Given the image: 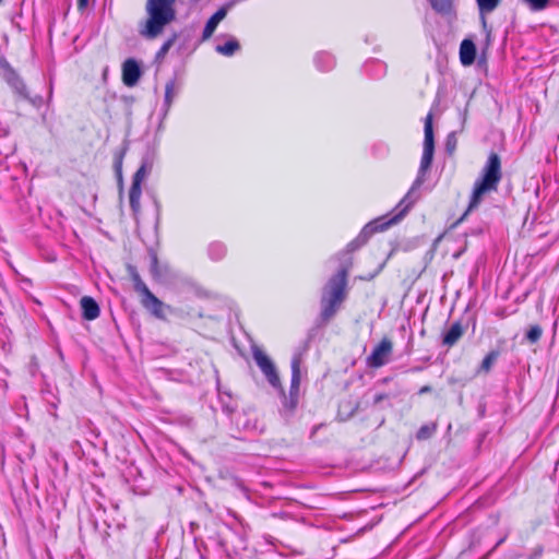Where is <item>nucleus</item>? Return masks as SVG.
Instances as JSON below:
<instances>
[{
	"label": "nucleus",
	"mask_w": 559,
	"mask_h": 559,
	"mask_svg": "<svg viewBox=\"0 0 559 559\" xmlns=\"http://www.w3.org/2000/svg\"><path fill=\"white\" fill-rule=\"evenodd\" d=\"M424 150L423 156L420 159L419 169L414 180L411 189L404 195V198L399 202L395 207V214L390 219L383 222L384 218L376 219L373 222L368 223L359 233V235L352 240L346 247V253L354 252L364 246L369 237L376 231H382L386 229L389 226L396 224L400 222L406 213L412 209V206L418 201L419 193L418 190L426 181L427 173L431 167L435 153V140H433V129H432V115L429 112L425 119L424 127Z\"/></svg>",
	"instance_id": "obj_1"
},
{
	"label": "nucleus",
	"mask_w": 559,
	"mask_h": 559,
	"mask_svg": "<svg viewBox=\"0 0 559 559\" xmlns=\"http://www.w3.org/2000/svg\"><path fill=\"white\" fill-rule=\"evenodd\" d=\"M177 0H146V20L141 24L139 33L146 39L157 38L177 19Z\"/></svg>",
	"instance_id": "obj_2"
},
{
	"label": "nucleus",
	"mask_w": 559,
	"mask_h": 559,
	"mask_svg": "<svg viewBox=\"0 0 559 559\" xmlns=\"http://www.w3.org/2000/svg\"><path fill=\"white\" fill-rule=\"evenodd\" d=\"M348 266L342 265L336 274L331 276L322 287L320 298V319L328 323L340 310L347 298Z\"/></svg>",
	"instance_id": "obj_3"
},
{
	"label": "nucleus",
	"mask_w": 559,
	"mask_h": 559,
	"mask_svg": "<svg viewBox=\"0 0 559 559\" xmlns=\"http://www.w3.org/2000/svg\"><path fill=\"white\" fill-rule=\"evenodd\" d=\"M501 178V159L497 153L491 152L481 169L480 177L474 183L468 211L477 207L485 194L497 191Z\"/></svg>",
	"instance_id": "obj_4"
},
{
	"label": "nucleus",
	"mask_w": 559,
	"mask_h": 559,
	"mask_svg": "<svg viewBox=\"0 0 559 559\" xmlns=\"http://www.w3.org/2000/svg\"><path fill=\"white\" fill-rule=\"evenodd\" d=\"M253 359L267 379L269 383L278 389L283 393V388L281 385V380L275 368V365L271 360V358L260 348L254 347L252 349Z\"/></svg>",
	"instance_id": "obj_5"
},
{
	"label": "nucleus",
	"mask_w": 559,
	"mask_h": 559,
	"mask_svg": "<svg viewBox=\"0 0 559 559\" xmlns=\"http://www.w3.org/2000/svg\"><path fill=\"white\" fill-rule=\"evenodd\" d=\"M392 342L389 338H382L381 342L373 348L372 353L368 356V366L372 368H380L384 366L392 353Z\"/></svg>",
	"instance_id": "obj_6"
},
{
	"label": "nucleus",
	"mask_w": 559,
	"mask_h": 559,
	"mask_svg": "<svg viewBox=\"0 0 559 559\" xmlns=\"http://www.w3.org/2000/svg\"><path fill=\"white\" fill-rule=\"evenodd\" d=\"M148 175L150 174L146 173L144 168L141 167H139V169L133 175L132 185L129 191V202L134 214H138L140 212V200L142 195L141 183Z\"/></svg>",
	"instance_id": "obj_7"
},
{
	"label": "nucleus",
	"mask_w": 559,
	"mask_h": 559,
	"mask_svg": "<svg viewBox=\"0 0 559 559\" xmlns=\"http://www.w3.org/2000/svg\"><path fill=\"white\" fill-rule=\"evenodd\" d=\"M300 364L301 358L299 355H295L292 359V381L289 389V407L294 408L298 402V393L300 385Z\"/></svg>",
	"instance_id": "obj_8"
},
{
	"label": "nucleus",
	"mask_w": 559,
	"mask_h": 559,
	"mask_svg": "<svg viewBox=\"0 0 559 559\" xmlns=\"http://www.w3.org/2000/svg\"><path fill=\"white\" fill-rule=\"evenodd\" d=\"M142 306L150 311L154 317L164 319V309L169 308L160 301L151 290L141 296Z\"/></svg>",
	"instance_id": "obj_9"
},
{
	"label": "nucleus",
	"mask_w": 559,
	"mask_h": 559,
	"mask_svg": "<svg viewBox=\"0 0 559 559\" xmlns=\"http://www.w3.org/2000/svg\"><path fill=\"white\" fill-rule=\"evenodd\" d=\"M141 78V69L134 59H128L122 66V81L127 86H134Z\"/></svg>",
	"instance_id": "obj_10"
},
{
	"label": "nucleus",
	"mask_w": 559,
	"mask_h": 559,
	"mask_svg": "<svg viewBox=\"0 0 559 559\" xmlns=\"http://www.w3.org/2000/svg\"><path fill=\"white\" fill-rule=\"evenodd\" d=\"M80 305L82 308V316L85 320L92 321L99 317V306L92 297H82Z\"/></svg>",
	"instance_id": "obj_11"
},
{
	"label": "nucleus",
	"mask_w": 559,
	"mask_h": 559,
	"mask_svg": "<svg viewBox=\"0 0 559 559\" xmlns=\"http://www.w3.org/2000/svg\"><path fill=\"white\" fill-rule=\"evenodd\" d=\"M476 57V47L471 39H464L460 46V60L463 66L474 63Z\"/></svg>",
	"instance_id": "obj_12"
},
{
	"label": "nucleus",
	"mask_w": 559,
	"mask_h": 559,
	"mask_svg": "<svg viewBox=\"0 0 559 559\" xmlns=\"http://www.w3.org/2000/svg\"><path fill=\"white\" fill-rule=\"evenodd\" d=\"M464 334V328L461 322H454L450 329L444 333L442 344L452 347Z\"/></svg>",
	"instance_id": "obj_13"
},
{
	"label": "nucleus",
	"mask_w": 559,
	"mask_h": 559,
	"mask_svg": "<svg viewBox=\"0 0 559 559\" xmlns=\"http://www.w3.org/2000/svg\"><path fill=\"white\" fill-rule=\"evenodd\" d=\"M455 1L456 0H429L432 9L437 13L449 17L455 15Z\"/></svg>",
	"instance_id": "obj_14"
},
{
	"label": "nucleus",
	"mask_w": 559,
	"mask_h": 559,
	"mask_svg": "<svg viewBox=\"0 0 559 559\" xmlns=\"http://www.w3.org/2000/svg\"><path fill=\"white\" fill-rule=\"evenodd\" d=\"M7 80L11 87L15 91V93H17L24 99H29L27 87L24 81L15 72L12 71L8 75Z\"/></svg>",
	"instance_id": "obj_15"
},
{
	"label": "nucleus",
	"mask_w": 559,
	"mask_h": 559,
	"mask_svg": "<svg viewBox=\"0 0 559 559\" xmlns=\"http://www.w3.org/2000/svg\"><path fill=\"white\" fill-rule=\"evenodd\" d=\"M317 68L320 71H329L334 67V58L329 52H319L314 58Z\"/></svg>",
	"instance_id": "obj_16"
},
{
	"label": "nucleus",
	"mask_w": 559,
	"mask_h": 559,
	"mask_svg": "<svg viewBox=\"0 0 559 559\" xmlns=\"http://www.w3.org/2000/svg\"><path fill=\"white\" fill-rule=\"evenodd\" d=\"M240 49V45L236 38H230L223 45H217L215 50L219 55L231 57Z\"/></svg>",
	"instance_id": "obj_17"
},
{
	"label": "nucleus",
	"mask_w": 559,
	"mask_h": 559,
	"mask_svg": "<svg viewBox=\"0 0 559 559\" xmlns=\"http://www.w3.org/2000/svg\"><path fill=\"white\" fill-rule=\"evenodd\" d=\"M176 94H177L176 83L174 80H170L165 85V99H164L165 115H167L168 110L170 109L173 100L176 97Z\"/></svg>",
	"instance_id": "obj_18"
},
{
	"label": "nucleus",
	"mask_w": 559,
	"mask_h": 559,
	"mask_svg": "<svg viewBox=\"0 0 559 559\" xmlns=\"http://www.w3.org/2000/svg\"><path fill=\"white\" fill-rule=\"evenodd\" d=\"M227 252V248L223 242L214 241L209 246V255L213 261L222 260Z\"/></svg>",
	"instance_id": "obj_19"
},
{
	"label": "nucleus",
	"mask_w": 559,
	"mask_h": 559,
	"mask_svg": "<svg viewBox=\"0 0 559 559\" xmlns=\"http://www.w3.org/2000/svg\"><path fill=\"white\" fill-rule=\"evenodd\" d=\"M499 357V352L498 350H491L490 353H488L486 355V357L483 359L481 364H480V367H479V372H489L491 367L493 366V364L497 361Z\"/></svg>",
	"instance_id": "obj_20"
},
{
	"label": "nucleus",
	"mask_w": 559,
	"mask_h": 559,
	"mask_svg": "<svg viewBox=\"0 0 559 559\" xmlns=\"http://www.w3.org/2000/svg\"><path fill=\"white\" fill-rule=\"evenodd\" d=\"M131 278L133 281L135 292H138L141 296L150 292L148 287L142 281L141 276L135 270L131 271Z\"/></svg>",
	"instance_id": "obj_21"
},
{
	"label": "nucleus",
	"mask_w": 559,
	"mask_h": 559,
	"mask_svg": "<svg viewBox=\"0 0 559 559\" xmlns=\"http://www.w3.org/2000/svg\"><path fill=\"white\" fill-rule=\"evenodd\" d=\"M219 24L218 20H215L214 15H212L205 26H204V29H203V33H202V40H207L212 37V35L214 34L217 25Z\"/></svg>",
	"instance_id": "obj_22"
},
{
	"label": "nucleus",
	"mask_w": 559,
	"mask_h": 559,
	"mask_svg": "<svg viewBox=\"0 0 559 559\" xmlns=\"http://www.w3.org/2000/svg\"><path fill=\"white\" fill-rule=\"evenodd\" d=\"M480 13L492 12L500 3V0H476Z\"/></svg>",
	"instance_id": "obj_23"
},
{
	"label": "nucleus",
	"mask_w": 559,
	"mask_h": 559,
	"mask_svg": "<svg viewBox=\"0 0 559 559\" xmlns=\"http://www.w3.org/2000/svg\"><path fill=\"white\" fill-rule=\"evenodd\" d=\"M542 334L543 330L539 325H532L526 332V340L532 344L537 343L542 337Z\"/></svg>",
	"instance_id": "obj_24"
},
{
	"label": "nucleus",
	"mask_w": 559,
	"mask_h": 559,
	"mask_svg": "<svg viewBox=\"0 0 559 559\" xmlns=\"http://www.w3.org/2000/svg\"><path fill=\"white\" fill-rule=\"evenodd\" d=\"M177 40V34H174L170 38H168L159 48V50L156 53V58H164L165 55L169 51V49L174 46V44Z\"/></svg>",
	"instance_id": "obj_25"
},
{
	"label": "nucleus",
	"mask_w": 559,
	"mask_h": 559,
	"mask_svg": "<svg viewBox=\"0 0 559 559\" xmlns=\"http://www.w3.org/2000/svg\"><path fill=\"white\" fill-rule=\"evenodd\" d=\"M154 165V154H146L143 156L141 162V168H144V170L148 174H151Z\"/></svg>",
	"instance_id": "obj_26"
},
{
	"label": "nucleus",
	"mask_w": 559,
	"mask_h": 559,
	"mask_svg": "<svg viewBox=\"0 0 559 559\" xmlns=\"http://www.w3.org/2000/svg\"><path fill=\"white\" fill-rule=\"evenodd\" d=\"M151 274L154 278L160 277L159 266H158V259L156 254L151 255V266H150Z\"/></svg>",
	"instance_id": "obj_27"
},
{
	"label": "nucleus",
	"mask_w": 559,
	"mask_h": 559,
	"mask_svg": "<svg viewBox=\"0 0 559 559\" xmlns=\"http://www.w3.org/2000/svg\"><path fill=\"white\" fill-rule=\"evenodd\" d=\"M530 8L534 11H540L545 9L549 0H525Z\"/></svg>",
	"instance_id": "obj_28"
},
{
	"label": "nucleus",
	"mask_w": 559,
	"mask_h": 559,
	"mask_svg": "<svg viewBox=\"0 0 559 559\" xmlns=\"http://www.w3.org/2000/svg\"><path fill=\"white\" fill-rule=\"evenodd\" d=\"M231 7V3H227L225 5H223L222 8H219L213 15L215 17V20H218V22L223 21L227 13H228V10L230 9Z\"/></svg>",
	"instance_id": "obj_29"
},
{
	"label": "nucleus",
	"mask_w": 559,
	"mask_h": 559,
	"mask_svg": "<svg viewBox=\"0 0 559 559\" xmlns=\"http://www.w3.org/2000/svg\"><path fill=\"white\" fill-rule=\"evenodd\" d=\"M456 146V138L454 133H450L447 138L445 147L449 153H452Z\"/></svg>",
	"instance_id": "obj_30"
},
{
	"label": "nucleus",
	"mask_w": 559,
	"mask_h": 559,
	"mask_svg": "<svg viewBox=\"0 0 559 559\" xmlns=\"http://www.w3.org/2000/svg\"><path fill=\"white\" fill-rule=\"evenodd\" d=\"M432 431H433V428H430L429 426H423L417 432V438L418 439L429 438L432 435Z\"/></svg>",
	"instance_id": "obj_31"
},
{
	"label": "nucleus",
	"mask_w": 559,
	"mask_h": 559,
	"mask_svg": "<svg viewBox=\"0 0 559 559\" xmlns=\"http://www.w3.org/2000/svg\"><path fill=\"white\" fill-rule=\"evenodd\" d=\"M388 399V395L384 394V393H378L374 395L373 397V404L374 405H378L380 404L382 401L386 400Z\"/></svg>",
	"instance_id": "obj_32"
},
{
	"label": "nucleus",
	"mask_w": 559,
	"mask_h": 559,
	"mask_svg": "<svg viewBox=\"0 0 559 559\" xmlns=\"http://www.w3.org/2000/svg\"><path fill=\"white\" fill-rule=\"evenodd\" d=\"M88 0H78V9L83 11L87 7Z\"/></svg>",
	"instance_id": "obj_33"
},
{
	"label": "nucleus",
	"mask_w": 559,
	"mask_h": 559,
	"mask_svg": "<svg viewBox=\"0 0 559 559\" xmlns=\"http://www.w3.org/2000/svg\"><path fill=\"white\" fill-rule=\"evenodd\" d=\"M431 386L430 385H424L419 389L418 391V394L423 395V394H426V393H429L431 392Z\"/></svg>",
	"instance_id": "obj_34"
},
{
	"label": "nucleus",
	"mask_w": 559,
	"mask_h": 559,
	"mask_svg": "<svg viewBox=\"0 0 559 559\" xmlns=\"http://www.w3.org/2000/svg\"><path fill=\"white\" fill-rule=\"evenodd\" d=\"M380 272V270H378L374 274H371L369 276H364L361 277L362 280H372L378 273Z\"/></svg>",
	"instance_id": "obj_35"
},
{
	"label": "nucleus",
	"mask_w": 559,
	"mask_h": 559,
	"mask_svg": "<svg viewBox=\"0 0 559 559\" xmlns=\"http://www.w3.org/2000/svg\"><path fill=\"white\" fill-rule=\"evenodd\" d=\"M414 370L415 371H419V370H421V368L420 367H416V368H414Z\"/></svg>",
	"instance_id": "obj_36"
}]
</instances>
